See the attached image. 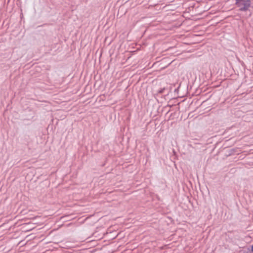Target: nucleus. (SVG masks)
Returning a JSON list of instances; mask_svg holds the SVG:
<instances>
[{
  "instance_id": "f257e3e1",
  "label": "nucleus",
  "mask_w": 253,
  "mask_h": 253,
  "mask_svg": "<svg viewBox=\"0 0 253 253\" xmlns=\"http://www.w3.org/2000/svg\"><path fill=\"white\" fill-rule=\"evenodd\" d=\"M235 4L240 11H246L251 5V0H235Z\"/></svg>"
},
{
  "instance_id": "f03ea898",
  "label": "nucleus",
  "mask_w": 253,
  "mask_h": 253,
  "mask_svg": "<svg viewBox=\"0 0 253 253\" xmlns=\"http://www.w3.org/2000/svg\"><path fill=\"white\" fill-rule=\"evenodd\" d=\"M165 90V88L161 89L159 91V93H163L164 92V90Z\"/></svg>"
},
{
  "instance_id": "7ed1b4c3",
  "label": "nucleus",
  "mask_w": 253,
  "mask_h": 253,
  "mask_svg": "<svg viewBox=\"0 0 253 253\" xmlns=\"http://www.w3.org/2000/svg\"><path fill=\"white\" fill-rule=\"evenodd\" d=\"M251 252L252 253H253V245H252V246H251Z\"/></svg>"
},
{
  "instance_id": "20e7f679",
  "label": "nucleus",
  "mask_w": 253,
  "mask_h": 253,
  "mask_svg": "<svg viewBox=\"0 0 253 253\" xmlns=\"http://www.w3.org/2000/svg\"><path fill=\"white\" fill-rule=\"evenodd\" d=\"M26 137H27V138H26V139H27V140L30 139L29 135L26 136Z\"/></svg>"
}]
</instances>
